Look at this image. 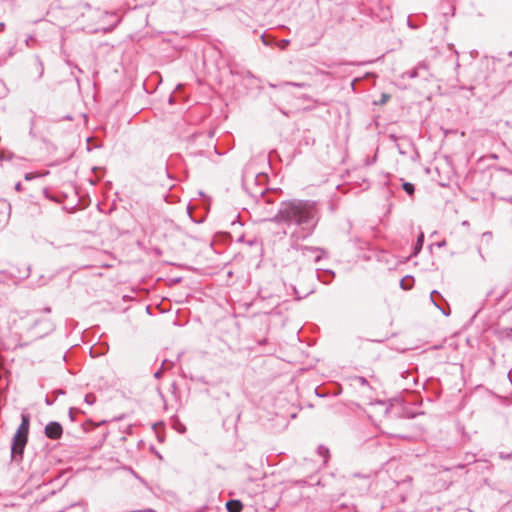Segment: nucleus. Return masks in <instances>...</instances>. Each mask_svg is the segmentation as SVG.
Instances as JSON below:
<instances>
[{"label": "nucleus", "mask_w": 512, "mask_h": 512, "mask_svg": "<svg viewBox=\"0 0 512 512\" xmlns=\"http://www.w3.org/2000/svg\"><path fill=\"white\" fill-rule=\"evenodd\" d=\"M320 217V208L316 201L292 199L282 201L277 213L269 220L293 228L290 238L297 242L314 233Z\"/></svg>", "instance_id": "f257e3e1"}, {"label": "nucleus", "mask_w": 512, "mask_h": 512, "mask_svg": "<svg viewBox=\"0 0 512 512\" xmlns=\"http://www.w3.org/2000/svg\"><path fill=\"white\" fill-rule=\"evenodd\" d=\"M18 336L29 334L32 338H42L53 330V323L50 319L38 320L30 319L28 316H20L18 320L14 319L10 327Z\"/></svg>", "instance_id": "f03ea898"}, {"label": "nucleus", "mask_w": 512, "mask_h": 512, "mask_svg": "<svg viewBox=\"0 0 512 512\" xmlns=\"http://www.w3.org/2000/svg\"><path fill=\"white\" fill-rule=\"evenodd\" d=\"M292 247L299 251L307 261H312L315 264H318L325 254V251L318 247L298 245L296 243H293Z\"/></svg>", "instance_id": "7ed1b4c3"}, {"label": "nucleus", "mask_w": 512, "mask_h": 512, "mask_svg": "<svg viewBox=\"0 0 512 512\" xmlns=\"http://www.w3.org/2000/svg\"><path fill=\"white\" fill-rule=\"evenodd\" d=\"M27 440L28 439H26V438L15 437V436L13 437L12 445H11L12 460H17V458H19V459L22 458Z\"/></svg>", "instance_id": "20e7f679"}, {"label": "nucleus", "mask_w": 512, "mask_h": 512, "mask_svg": "<svg viewBox=\"0 0 512 512\" xmlns=\"http://www.w3.org/2000/svg\"><path fill=\"white\" fill-rule=\"evenodd\" d=\"M63 429L60 423L50 422L45 426V435L53 440H57L62 436Z\"/></svg>", "instance_id": "39448f33"}, {"label": "nucleus", "mask_w": 512, "mask_h": 512, "mask_svg": "<svg viewBox=\"0 0 512 512\" xmlns=\"http://www.w3.org/2000/svg\"><path fill=\"white\" fill-rule=\"evenodd\" d=\"M29 425H30L29 414L22 413L21 423H20L14 436L28 439Z\"/></svg>", "instance_id": "423d86ee"}, {"label": "nucleus", "mask_w": 512, "mask_h": 512, "mask_svg": "<svg viewBox=\"0 0 512 512\" xmlns=\"http://www.w3.org/2000/svg\"><path fill=\"white\" fill-rule=\"evenodd\" d=\"M429 65L426 61L418 63L412 70L407 71L405 75L411 79L422 76V72L428 74Z\"/></svg>", "instance_id": "0eeeda50"}, {"label": "nucleus", "mask_w": 512, "mask_h": 512, "mask_svg": "<svg viewBox=\"0 0 512 512\" xmlns=\"http://www.w3.org/2000/svg\"><path fill=\"white\" fill-rule=\"evenodd\" d=\"M226 509L228 512H241L243 510V504L239 500H229L226 503Z\"/></svg>", "instance_id": "6e6552de"}, {"label": "nucleus", "mask_w": 512, "mask_h": 512, "mask_svg": "<svg viewBox=\"0 0 512 512\" xmlns=\"http://www.w3.org/2000/svg\"><path fill=\"white\" fill-rule=\"evenodd\" d=\"M172 365H173V363H172V362H170V361H168V360H164V361L162 362V366H161V368H160L159 370H157V371L154 373V377H155L156 379H160V378L162 377V375H163V370H164V369H166V368H168V367H170V366H172Z\"/></svg>", "instance_id": "1a4fd4ad"}, {"label": "nucleus", "mask_w": 512, "mask_h": 512, "mask_svg": "<svg viewBox=\"0 0 512 512\" xmlns=\"http://www.w3.org/2000/svg\"><path fill=\"white\" fill-rule=\"evenodd\" d=\"M276 193H277V191L262 193L261 198H262L263 202H265L267 204H272L274 202V198L272 197V195L276 194Z\"/></svg>", "instance_id": "9d476101"}, {"label": "nucleus", "mask_w": 512, "mask_h": 512, "mask_svg": "<svg viewBox=\"0 0 512 512\" xmlns=\"http://www.w3.org/2000/svg\"><path fill=\"white\" fill-rule=\"evenodd\" d=\"M402 188L403 190L410 196H412L415 192V187L412 183H409V182H404L402 184Z\"/></svg>", "instance_id": "9b49d317"}, {"label": "nucleus", "mask_w": 512, "mask_h": 512, "mask_svg": "<svg viewBox=\"0 0 512 512\" xmlns=\"http://www.w3.org/2000/svg\"><path fill=\"white\" fill-rule=\"evenodd\" d=\"M423 241H424V234L420 233V235L417 238V244H416V247H415V254H417L421 250L422 245H423Z\"/></svg>", "instance_id": "f8f14e48"}, {"label": "nucleus", "mask_w": 512, "mask_h": 512, "mask_svg": "<svg viewBox=\"0 0 512 512\" xmlns=\"http://www.w3.org/2000/svg\"><path fill=\"white\" fill-rule=\"evenodd\" d=\"M84 401L88 405H93L96 402V396L93 393H88L85 395Z\"/></svg>", "instance_id": "ddd939ff"}, {"label": "nucleus", "mask_w": 512, "mask_h": 512, "mask_svg": "<svg viewBox=\"0 0 512 512\" xmlns=\"http://www.w3.org/2000/svg\"><path fill=\"white\" fill-rule=\"evenodd\" d=\"M282 85L284 86H294V87H298V88H305V87H308L309 85L307 83H298V82H284Z\"/></svg>", "instance_id": "4468645a"}, {"label": "nucleus", "mask_w": 512, "mask_h": 512, "mask_svg": "<svg viewBox=\"0 0 512 512\" xmlns=\"http://www.w3.org/2000/svg\"><path fill=\"white\" fill-rule=\"evenodd\" d=\"M36 62H37L38 68H39V77H42V75L44 73V66H43V63H42V61L40 60V58L38 56L36 57Z\"/></svg>", "instance_id": "2eb2a0df"}, {"label": "nucleus", "mask_w": 512, "mask_h": 512, "mask_svg": "<svg viewBox=\"0 0 512 512\" xmlns=\"http://www.w3.org/2000/svg\"><path fill=\"white\" fill-rule=\"evenodd\" d=\"M39 176H40V174H37V173H31V172H30V173H26V174H25V176H24V178H25V180L30 181V180H32V179H35V178L39 177Z\"/></svg>", "instance_id": "dca6fc26"}, {"label": "nucleus", "mask_w": 512, "mask_h": 512, "mask_svg": "<svg viewBox=\"0 0 512 512\" xmlns=\"http://www.w3.org/2000/svg\"><path fill=\"white\" fill-rule=\"evenodd\" d=\"M290 41L287 40V39H283L279 42L278 46L280 49L284 50L287 48V46L289 45Z\"/></svg>", "instance_id": "f3484780"}, {"label": "nucleus", "mask_w": 512, "mask_h": 512, "mask_svg": "<svg viewBox=\"0 0 512 512\" xmlns=\"http://www.w3.org/2000/svg\"><path fill=\"white\" fill-rule=\"evenodd\" d=\"M435 295L440 296V294L436 290L432 291L431 292V301L434 303V305L436 307H438L440 309L439 305L435 302V299H434Z\"/></svg>", "instance_id": "a211bd4d"}, {"label": "nucleus", "mask_w": 512, "mask_h": 512, "mask_svg": "<svg viewBox=\"0 0 512 512\" xmlns=\"http://www.w3.org/2000/svg\"><path fill=\"white\" fill-rule=\"evenodd\" d=\"M318 452H319L320 455H323V456L329 453L328 449L323 447V446H320L318 448Z\"/></svg>", "instance_id": "6ab92c4d"}, {"label": "nucleus", "mask_w": 512, "mask_h": 512, "mask_svg": "<svg viewBox=\"0 0 512 512\" xmlns=\"http://www.w3.org/2000/svg\"><path fill=\"white\" fill-rule=\"evenodd\" d=\"M500 457H501L502 459H510V458H512V455H511V454H504V453H501V454H500Z\"/></svg>", "instance_id": "aec40b11"}, {"label": "nucleus", "mask_w": 512, "mask_h": 512, "mask_svg": "<svg viewBox=\"0 0 512 512\" xmlns=\"http://www.w3.org/2000/svg\"><path fill=\"white\" fill-rule=\"evenodd\" d=\"M15 190L20 192L22 190V184L20 182L16 183Z\"/></svg>", "instance_id": "412c9836"}, {"label": "nucleus", "mask_w": 512, "mask_h": 512, "mask_svg": "<svg viewBox=\"0 0 512 512\" xmlns=\"http://www.w3.org/2000/svg\"><path fill=\"white\" fill-rule=\"evenodd\" d=\"M74 411H76V409H74V408H70V410H69V415H70V418L72 420H73V413H74Z\"/></svg>", "instance_id": "4be33fe9"}, {"label": "nucleus", "mask_w": 512, "mask_h": 512, "mask_svg": "<svg viewBox=\"0 0 512 512\" xmlns=\"http://www.w3.org/2000/svg\"><path fill=\"white\" fill-rule=\"evenodd\" d=\"M360 382H361L362 384H366V383H367L366 379H365V378H363V377H361V378H360Z\"/></svg>", "instance_id": "5701e85b"}, {"label": "nucleus", "mask_w": 512, "mask_h": 512, "mask_svg": "<svg viewBox=\"0 0 512 512\" xmlns=\"http://www.w3.org/2000/svg\"><path fill=\"white\" fill-rule=\"evenodd\" d=\"M5 28V24L4 23H0V31H3Z\"/></svg>", "instance_id": "b1692460"}, {"label": "nucleus", "mask_w": 512, "mask_h": 512, "mask_svg": "<svg viewBox=\"0 0 512 512\" xmlns=\"http://www.w3.org/2000/svg\"><path fill=\"white\" fill-rule=\"evenodd\" d=\"M401 286H402V288L407 289V288L404 286V280H401Z\"/></svg>", "instance_id": "393cba45"}, {"label": "nucleus", "mask_w": 512, "mask_h": 512, "mask_svg": "<svg viewBox=\"0 0 512 512\" xmlns=\"http://www.w3.org/2000/svg\"><path fill=\"white\" fill-rule=\"evenodd\" d=\"M180 432H185V427H179Z\"/></svg>", "instance_id": "a878e982"}, {"label": "nucleus", "mask_w": 512, "mask_h": 512, "mask_svg": "<svg viewBox=\"0 0 512 512\" xmlns=\"http://www.w3.org/2000/svg\"><path fill=\"white\" fill-rule=\"evenodd\" d=\"M180 432H185V427H179Z\"/></svg>", "instance_id": "bb28decb"}, {"label": "nucleus", "mask_w": 512, "mask_h": 512, "mask_svg": "<svg viewBox=\"0 0 512 512\" xmlns=\"http://www.w3.org/2000/svg\"><path fill=\"white\" fill-rule=\"evenodd\" d=\"M51 309L49 307L45 308V312L49 313Z\"/></svg>", "instance_id": "cd10ccee"}]
</instances>
